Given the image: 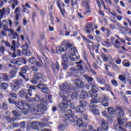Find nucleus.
Wrapping results in <instances>:
<instances>
[{
  "label": "nucleus",
  "instance_id": "f257e3e1",
  "mask_svg": "<svg viewBox=\"0 0 131 131\" xmlns=\"http://www.w3.org/2000/svg\"><path fill=\"white\" fill-rule=\"evenodd\" d=\"M8 101L10 104H15L16 107L17 108L18 113L16 111H12V114L14 117L17 118L21 116V114L23 113L25 115H27L28 113H33L34 115H41L42 111H47L48 110V102L47 99H40L39 96L37 95H35V98H31V102H38L37 105H30L25 100L21 101H15V100L12 98H9Z\"/></svg>",
  "mask_w": 131,
  "mask_h": 131
},
{
  "label": "nucleus",
  "instance_id": "f03ea898",
  "mask_svg": "<svg viewBox=\"0 0 131 131\" xmlns=\"http://www.w3.org/2000/svg\"><path fill=\"white\" fill-rule=\"evenodd\" d=\"M61 92L59 93V96L63 99H67L70 95L71 99L75 100L78 98V94L74 93L71 94V89L69 88V85L67 83H63L60 86Z\"/></svg>",
  "mask_w": 131,
  "mask_h": 131
},
{
  "label": "nucleus",
  "instance_id": "7ed1b4c3",
  "mask_svg": "<svg viewBox=\"0 0 131 131\" xmlns=\"http://www.w3.org/2000/svg\"><path fill=\"white\" fill-rule=\"evenodd\" d=\"M63 117L68 119L69 121H71L72 123H74L75 125H77L78 127H86L87 125L86 123H83L82 119H79L77 121L74 120V114L72 113L71 110H68L66 114H64Z\"/></svg>",
  "mask_w": 131,
  "mask_h": 131
},
{
  "label": "nucleus",
  "instance_id": "20e7f679",
  "mask_svg": "<svg viewBox=\"0 0 131 131\" xmlns=\"http://www.w3.org/2000/svg\"><path fill=\"white\" fill-rule=\"evenodd\" d=\"M42 121L43 122H38V121H33L31 123L30 125L35 130H41L43 127L47 126V125H49L48 122L49 120L46 118L42 119Z\"/></svg>",
  "mask_w": 131,
  "mask_h": 131
},
{
  "label": "nucleus",
  "instance_id": "39448f33",
  "mask_svg": "<svg viewBox=\"0 0 131 131\" xmlns=\"http://www.w3.org/2000/svg\"><path fill=\"white\" fill-rule=\"evenodd\" d=\"M77 52V50L75 48H71L68 52V53L66 54L62 55V59L65 62L68 61L69 59H71V61H74L75 59H76V53Z\"/></svg>",
  "mask_w": 131,
  "mask_h": 131
},
{
  "label": "nucleus",
  "instance_id": "423d86ee",
  "mask_svg": "<svg viewBox=\"0 0 131 131\" xmlns=\"http://www.w3.org/2000/svg\"><path fill=\"white\" fill-rule=\"evenodd\" d=\"M35 86L31 85L29 89L27 90H21L18 92V95H19L20 98H25L26 100H29V97L28 96H30V97H32V93L31 92H32V90H36Z\"/></svg>",
  "mask_w": 131,
  "mask_h": 131
},
{
  "label": "nucleus",
  "instance_id": "0eeeda50",
  "mask_svg": "<svg viewBox=\"0 0 131 131\" xmlns=\"http://www.w3.org/2000/svg\"><path fill=\"white\" fill-rule=\"evenodd\" d=\"M94 92L93 90L90 91L87 93L88 97H91L92 99L90 100V104H98L100 103V100H101V97L98 98V94Z\"/></svg>",
  "mask_w": 131,
  "mask_h": 131
},
{
  "label": "nucleus",
  "instance_id": "6e6552de",
  "mask_svg": "<svg viewBox=\"0 0 131 131\" xmlns=\"http://www.w3.org/2000/svg\"><path fill=\"white\" fill-rule=\"evenodd\" d=\"M71 47H72V44L68 43L67 41L64 40L62 42V44L60 46L56 47V53L60 55L62 52L67 51V48H71Z\"/></svg>",
  "mask_w": 131,
  "mask_h": 131
},
{
  "label": "nucleus",
  "instance_id": "1a4fd4ad",
  "mask_svg": "<svg viewBox=\"0 0 131 131\" xmlns=\"http://www.w3.org/2000/svg\"><path fill=\"white\" fill-rule=\"evenodd\" d=\"M12 44L10 47V52H9V53L10 55L12 54L11 57H13V58H16V54L14 53L16 52V49L20 47V44L15 40L12 41Z\"/></svg>",
  "mask_w": 131,
  "mask_h": 131
},
{
  "label": "nucleus",
  "instance_id": "9d476101",
  "mask_svg": "<svg viewBox=\"0 0 131 131\" xmlns=\"http://www.w3.org/2000/svg\"><path fill=\"white\" fill-rule=\"evenodd\" d=\"M72 105L71 101L68 100L66 99H63L62 102L59 104V107L60 108V111L65 112V110L68 108V106Z\"/></svg>",
  "mask_w": 131,
  "mask_h": 131
},
{
  "label": "nucleus",
  "instance_id": "9b49d317",
  "mask_svg": "<svg viewBox=\"0 0 131 131\" xmlns=\"http://www.w3.org/2000/svg\"><path fill=\"white\" fill-rule=\"evenodd\" d=\"M10 86L12 92L16 93V92H18L20 89V83L19 82V81L14 80L10 83Z\"/></svg>",
  "mask_w": 131,
  "mask_h": 131
},
{
  "label": "nucleus",
  "instance_id": "f8f14e48",
  "mask_svg": "<svg viewBox=\"0 0 131 131\" xmlns=\"http://www.w3.org/2000/svg\"><path fill=\"white\" fill-rule=\"evenodd\" d=\"M9 15L10 14V9L3 8L2 9H0V28H2V23L1 22V19L4 18L5 15Z\"/></svg>",
  "mask_w": 131,
  "mask_h": 131
},
{
  "label": "nucleus",
  "instance_id": "ddd939ff",
  "mask_svg": "<svg viewBox=\"0 0 131 131\" xmlns=\"http://www.w3.org/2000/svg\"><path fill=\"white\" fill-rule=\"evenodd\" d=\"M25 62H26V60L23 57L17 58V59H13L10 61V62L12 64H14V65L16 64L18 66L22 65V64H23V63H25Z\"/></svg>",
  "mask_w": 131,
  "mask_h": 131
},
{
  "label": "nucleus",
  "instance_id": "4468645a",
  "mask_svg": "<svg viewBox=\"0 0 131 131\" xmlns=\"http://www.w3.org/2000/svg\"><path fill=\"white\" fill-rule=\"evenodd\" d=\"M100 100H99V102L101 101L102 104L103 106L104 107H108L109 106V103L107 101L109 100V97L107 95H103L102 97H100Z\"/></svg>",
  "mask_w": 131,
  "mask_h": 131
},
{
  "label": "nucleus",
  "instance_id": "2eb2a0df",
  "mask_svg": "<svg viewBox=\"0 0 131 131\" xmlns=\"http://www.w3.org/2000/svg\"><path fill=\"white\" fill-rule=\"evenodd\" d=\"M82 6L85 7L86 12L84 13V15H86L89 13H91L90 10V1H83L81 2Z\"/></svg>",
  "mask_w": 131,
  "mask_h": 131
},
{
  "label": "nucleus",
  "instance_id": "dca6fc26",
  "mask_svg": "<svg viewBox=\"0 0 131 131\" xmlns=\"http://www.w3.org/2000/svg\"><path fill=\"white\" fill-rule=\"evenodd\" d=\"M77 71L76 70V69H75V68H72L70 69V72L72 74H75V76H78L77 75L78 74V71H80V70H82V66L80 64L77 66Z\"/></svg>",
  "mask_w": 131,
  "mask_h": 131
},
{
  "label": "nucleus",
  "instance_id": "f3484780",
  "mask_svg": "<svg viewBox=\"0 0 131 131\" xmlns=\"http://www.w3.org/2000/svg\"><path fill=\"white\" fill-rule=\"evenodd\" d=\"M28 69V67H27V66L24 67L21 69L20 72H19L20 76L23 77V78H24L25 81H28V80H29L28 78L26 79V78L25 77V76L23 75L26 73V72L27 71Z\"/></svg>",
  "mask_w": 131,
  "mask_h": 131
},
{
  "label": "nucleus",
  "instance_id": "a211bd4d",
  "mask_svg": "<svg viewBox=\"0 0 131 131\" xmlns=\"http://www.w3.org/2000/svg\"><path fill=\"white\" fill-rule=\"evenodd\" d=\"M89 106H90V109L91 111H92L93 114H96V115H99V113H100V111H99V110L96 109V108H97L98 107L97 105L90 103V104H89Z\"/></svg>",
  "mask_w": 131,
  "mask_h": 131
},
{
  "label": "nucleus",
  "instance_id": "6ab92c4d",
  "mask_svg": "<svg viewBox=\"0 0 131 131\" xmlns=\"http://www.w3.org/2000/svg\"><path fill=\"white\" fill-rule=\"evenodd\" d=\"M107 110L110 114V116L107 117V120L112 121V120H113V117H112V115L114 114L115 112L114 108L111 106H110L107 108Z\"/></svg>",
  "mask_w": 131,
  "mask_h": 131
},
{
  "label": "nucleus",
  "instance_id": "aec40b11",
  "mask_svg": "<svg viewBox=\"0 0 131 131\" xmlns=\"http://www.w3.org/2000/svg\"><path fill=\"white\" fill-rule=\"evenodd\" d=\"M34 77L38 80L39 82H45V79H43V76L42 74L39 73H35L34 74Z\"/></svg>",
  "mask_w": 131,
  "mask_h": 131
},
{
  "label": "nucleus",
  "instance_id": "412c9836",
  "mask_svg": "<svg viewBox=\"0 0 131 131\" xmlns=\"http://www.w3.org/2000/svg\"><path fill=\"white\" fill-rule=\"evenodd\" d=\"M99 123H101V126L104 130H108L109 129V126L108 125V123H107L106 120L103 119H100L99 120Z\"/></svg>",
  "mask_w": 131,
  "mask_h": 131
},
{
  "label": "nucleus",
  "instance_id": "4be33fe9",
  "mask_svg": "<svg viewBox=\"0 0 131 131\" xmlns=\"http://www.w3.org/2000/svg\"><path fill=\"white\" fill-rule=\"evenodd\" d=\"M21 47L23 49L22 51L23 55H25V56H30V51L28 50V48H29L28 45L26 44L25 45H23Z\"/></svg>",
  "mask_w": 131,
  "mask_h": 131
},
{
  "label": "nucleus",
  "instance_id": "5701e85b",
  "mask_svg": "<svg viewBox=\"0 0 131 131\" xmlns=\"http://www.w3.org/2000/svg\"><path fill=\"white\" fill-rule=\"evenodd\" d=\"M35 86H37L38 89H41L42 93H44L45 94L49 92L48 88H46L45 84H39L35 86L34 88H35Z\"/></svg>",
  "mask_w": 131,
  "mask_h": 131
},
{
  "label": "nucleus",
  "instance_id": "b1692460",
  "mask_svg": "<svg viewBox=\"0 0 131 131\" xmlns=\"http://www.w3.org/2000/svg\"><path fill=\"white\" fill-rule=\"evenodd\" d=\"M17 70L18 68H15L14 70H11L9 73V76L11 78H14L16 77V74H17Z\"/></svg>",
  "mask_w": 131,
  "mask_h": 131
},
{
  "label": "nucleus",
  "instance_id": "393cba45",
  "mask_svg": "<svg viewBox=\"0 0 131 131\" xmlns=\"http://www.w3.org/2000/svg\"><path fill=\"white\" fill-rule=\"evenodd\" d=\"M118 110L119 111L118 112V118H123L124 117V112L122 111V108L120 107H118Z\"/></svg>",
  "mask_w": 131,
  "mask_h": 131
},
{
  "label": "nucleus",
  "instance_id": "a878e982",
  "mask_svg": "<svg viewBox=\"0 0 131 131\" xmlns=\"http://www.w3.org/2000/svg\"><path fill=\"white\" fill-rule=\"evenodd\" d=\"M8 31L11 34V36L12 39H15L16 38L18 37V34H17L16 32H14L11 29H10Z\"/></svg>",
  "mask_w": 131,
  "mask_h": 131
},
{
  "label": "nucleus",
  "instance_id": "bb28decb",
  "mask_svg": "<svg viewBox=\"0 0 131 131\" xmlns=\"http://www.w3.org/2000/svg\"><path fill=\"white\" fill-rule=\"evenodd\" d=\"M75 83L78 88H81L83 86V82L81 81V80L79 79L75 80Z\"/></svg>",
  "mask_w": 131,
  "mask_h": 131
},
{
  "label": "nucleus",
  "instance_id": "cd10ccee",
  "mask_svg": "<svg viewBox=\"0 0 131 131\" xmlns=\"http://www.w3.org/2000/svg\"><path fill=\"white\" fill-rule=\"evenodd\" d=\"M2 27L3 26L4 30H8V21L6 20H4L1 24Z\"/></svg>",
  "mask_w": 131,
  "mask_h": 131
},
{
  "label": "nucleus",
  "instance_id": "c85d7f7f",
  "mask_svg": "<svg viewBox=\"0 0 131 131\" xmlns=\"http://www.w3.org/2000/svg\"><path fill=\"white\" fill-rule=\"evenodd\" d=\"M1 89L6 91L9 88V84L6 82L2 83L1 84Z\"/></svg>",
  "mask_w": 131,
  "mask_h": 131
},
{
  "label": "nucleus",
  "instance_id": "c756f323",
  "mask_svg": "<svg viewBox=\"0 0 131 131\" xmlns=\"http://www.w3.org/2000/svg\"><path fill=\"white\" fill-rule=\"evenodd\" d=\"M80 97L81 99H86L88 97V92L82 91L80 93Z\"/></svg>",
  "mask_w": 131,
  "mask_h": 131
},
{
  "label": "nucleus",
  "instance_id": "7c9ffc66",
  "mask_svg": "<svg viewBox=\"0 0 131 131\" xmlns=\"http://www.w3.org/2000/svg\"><path fill=\"white\" fill-rule=\"evenodd\" d=\"M83 59L84 60H85V61H86V62H87L88 63V67H89V70L92 72V73H95V71H93L92 70V67L91 66V64H90V63H89V62H88V56L86 55H84L83 56Z\"/></svg>",
  "mask_w": 131,
  "mask_h": 131
},
{
  "label": "nucleus",
  "instance_id": "2f4dec72",
  "mask_svg": "<svg viewBox=\"0 0 131 131\" xmlns=\"http://www.w3.org/2000/svg\"><path fill=\"white\" fill-rule=\"evenodd\" d=\"M84 131H103L102 128H98L97 130L94 128V127L92 125H89V129L88 130H85Z\"/></svg>",
  "mask_w": 131,
  "mask_h": 131
},
{
  "label": "nucleus",
  "instance_id": "473e14b6",
  "mask_svg": "<svg viewBox=\"0 0 131 131\" xmlns=\"http://www.w3.org/2000/svg\"><path fill=\"white\" fill-rule=\"evenodd\" d=\"M5 118L7 120V121L9 122V123H13L14 121H16V120H18V119H16V118L12 119V118L9 116L6 117Z\"/></svg>",
  "mask_w": 131,
  "mask_h": 131
},
{
  "label": "nucleus",
  "instance_id": "72a5a7b5",
  "mask_svg": "<svg viewBox=\"0 0 131 131\" xmlns=\"http://www.w3.org/2000/svg\"><path fill=\"white\" fill-rule=\"evenodd\" d=\"M11 3H13L12 5V10H14L16 8V6H18V1L17 0H11Z\"/></svg>",
  "mask_w": 131,
  "mask_h": 131
},
{
  "label": "nucleus",
  "instance_id": "f704fd0d",
  "mask_svg": "<svg viewBox=\"0 0 131 131\" xmlns=\"http://www.w3.org/2000/svg\"><path fill=\"white\" fill-rule=\"evenodd\" d=\"M83 107L81 105H78L76 107V110L77 112H79V113H82V112H83Z\"/></svg>",
  "mask_w": 131,
  "mask_h": 131
},
{
  "label": "nucleus",
  "instance_id": "c9c22d12",
  "mask_svg": "<svg viewBox=\"0 0 131 131\" xmlns=\"http://www.w3.org/2000/svg\"><path fill=\"white\" fill-rule=\"evenodd\" d=\"M122 64L123 66H124V67H129V66H130V62L127 61V60H124V61H123Z\"/></svg>",
  "mask_w": 131,
  "mask_h": 131
},
{
  "label": "nucleus",
  "instance_id": "e433bc0d",
  "mask_svg": "<svg viewBox=\"0 0 131 131\" xmlns=\"http://www.w3.org/2000/svg\"><path fill=\"white\" fill-rule=\"evenodd\" d=\"M114 47L116 49H120V42L118 40H116L115 41Z\"/></svg>",
  "mask_w": 131,
  "mask_h": 131
},
{
  "label": "nucleus",
  "instance_id": "4c0bfd02",
  "mask_svg": "<svg viewBox=\"0 0 131 131\" xmlns=\"http://www.w3.org/2000/svg\"><path fill=\"white\" fill-rule=\"evenodd\" d=\"M38 59L39 62H36V65L38 67L43 66V63L41 61V57L38 56Z\"/></svg>",
  "mask_w": 131,
  "mask_h": 131
},
{
  "label": "nucleus",
  "instance_id": "58836bf2",
  "mask_svg": "<svg viewBox=\"0 0 131 131\" xmlns=\"http://www.w3.org/2000/svg\"><path fill=\"white\" fill-rule=\"evenodd\" d=\"M98 90H99V86H98V85H93L92 86V91H93L94 93H97Z\"/></svg>",
  "mask_w": 131,
  "mask_h": 131
},
{
  "label": "nucleus",
  "instance_id": "ea45409f",
  "mask_svg": "<svg viewBox=\"0 0 131 131\" xmlns=\"http://www.w3.org/2000/svg\"><path fill=\"white\" fill-rule=\"evenodd\" d=\"M93 26L94 24L90 23L86 26V28H87V29H91L92 31H94V28H93Z\"/></svg>",
  "mask_w": 131,
  "mask_h": 131
},
{
  "label": "nucleus",
  "instance_id": "a19ab883",
  "mask_svg": "<svg viewBox=\"0 0 131 131\" xmlns=\"http://www.w3.org/2000/svg\"><path fill=\"white\" fill-rule=\"evenodd\" d=\"M84 77H85V79L89 83H91V82H93V78L88 76V75H84Z\"/></svg>",
  "mask_w": 131,
  "mask_h": 131
},
{
  "label": "nucleus",
  "instance_id": "79ce46f5",
  "mask_svg": "<svg viewBox=\"0 0 131 131\" xmlns=\"http://www.w3.org/2000/svg\"><path fill=\"white\" fill-rule=\"evenodd\" d=\"M80 106H81V107H82L84 109V107H85V106L88 105V102H86V101L84 100H82L80 101Z\"/></svg>",
  "mask_w": 131,
  "mask_h": 131
},
{
  "label": "nucleus",
  "instance_id": "37998d69",
  "mask_svg": "<svg viewBox=\"0 0 131 131\" xmlns=\"http://www.w3.org/2000/svg\"><path fill=\"white\" fill-rule=\"evenodd\" d=\"M97 80L98 82H99V83H100V84H104L106 82V81H105V80L99 77L97 78Z\"/></svg>",
  "mask_w": 131,
  "mask_h": 131
},
{
  "label": "nucleus",
  "instance_id": "c03bdc74",
  "mask_svg": "<svg viewBox=\"0 0 131 131\" xmlns=\"http://www.w3.org/2000/svg\"><path fill=\"white\" fill-rule=\"evenodd\" d=\"M111 82L112 84V85H113V86H118L119 84L117 82V81H116V80H111Z\"/></svg>",
  "mask_w": 131,
  "mask_h": 131
},
{
  "label": "nucleus",
  "instance_id": "a18cd8bd",
  "mask_svg": "<svg viewBox=\"0 0 131 131\" xmlns=\"http://www.w3.org/2000/svg\"><path fill=\"white\" fill-rule=\"evenodd\" d=\"M26 126L27 125H26V122H21L20 124V127L22 129H25L26 128Z\"/></svg>",
  "mask_w": 131,
  "mask_h": 131
},
{
  "label": "nucleus",
  "instance_id": "49530a36",
  "mask_svg": "<svg viewBox=\"0 0 131 131\" xmlns=\"http://www.w3.org/2000/svg\"><path fill=\"white\" fill-rule=\"evenodd\" d=\"M29 62L31 64H35V63H36V59L34 57H32L29 59Z\"/></svg>",
  "mask_w": 131,
  "mask_h": 131
},
{
  "label": "nucleus",
  "instance_id": "de8ad7c7",
  "mask_svg": "<svg viewBox=\"0 0 131 131\" xmlns=\"http://www.w3.org/2000/svg\"><path fill=\"white\" fill-rule=\"evenodd\" d=\"M2 76L4 81H8V80H9V76L7 74H3Z\"/></svg>",
  "mask_w": 131,
  "mask_h": 131
},
{
  "label": "nucleus",
  "instance_id": "09e8293b",
  "mask_svg": "<svg viewBox=\"0 0 131 131\" xmlns=\"http://www.w3.org/2000/svg\"><path fill=\"white\" fill-rule=\"evenodd\" d=\"M101 57L102 58L103 61H104V62H107V61H108V56L106 55L102 54H101Z\"/></svg>",
  "mask_w": 131,
  "mask_h": 131
},
{
  "label": "nucleus",
  "instance_id": "8fccbe9b",
  "mask_svg": "<svg viewBox=\"0 0 131 131\" xmlns=\"http://www.w3.org/2000/svg\"><path fill=\"white\" fill-rule=\"evenodd\" d=\"M52 67L54 71H55V67H56L57 71H58L59 70V63L58 62H56L55 65L52 64Z\"/></svg>",
  "mask_w": 131,
  "mask_h": 131
},
{
  "label": "nucleus",
  "instance_id": "3c124183",
  "mask_svg": "<svg viewBox=\"0 0 131 131\" xmlns=\"http://www.w3.org/2000/svg\"><path fill=\"white\" fill-rule=\"evenodd\" d=\"M39 82V81L38 80L36 79L35 77H34L32 80H31V82L33 84H37V82Z\"/></svg>",
  "mask_w": 131,
  "mask_h": 131
},
{
  "label": "nucleus",
  "instance_id": "603ef678",
  "mask_svg": "<svg viewBox=\"0 0 131 131\" xmlns=\"http://www.w3.org/2000/svg\"><path fill=\"white\" fill-rule=\"evenodd\" d=\"M105 90L107 92H111V86H110V85L105 84Z\"/></svg>",
  "mask_w": 131,
  "mask_h": 131
},
{
  "label": "nucleus",
  "instance_id": "864d4df0",
  "mask_svg": "<svg viewBox=\"0 0 131 131\" xmlns=\"http://www.w3.org/2000/svg\"><path fill=\"white\" fill-rule=\"evenodd\" d=\"M117 126L118 128H116V129L118 131H123L124 130V128H122L121 126L119 125H117Z\"/></svg>",
  "mask_w": 131,
  "mask_h": 131
},
{
  "label": "nucleus",
  "instance_id": "5fc2aeb1",
  "mask_svg": "<svg viewBox=\"0 0 131 131\" xmlns=\"http://www.w3.org/2000/svg\"><path fill=\"white\" fill-rule=\"evenodd\" d=\"M21 12V8L20 7H17L14 11L15 14H19Z\"/></svg>",
  "mask_w": 131,
  "mask_h": 131
},
{
  "label": "nucleus",
  "instance_id": "6e6d98bb",
  "mask_svg": "<svg viewBox=\"0 0 131 131\" xmlns=\"http://www.w3.org/2000/svg\"><path fill=\"white\" fill-rule=\"evenodd\" d=\"M119 80L121 81H125V77L120 75L118 77Z\"/></svg>",
  "mask_w": 131,
  "mask_h": 131
},
{
  "label": "nucleus",
  "instance_id": "4d7b16f0",
  "mask_svg": "<svg viewBox=\"0 0 131 131\" xmlns=\"http://www.w3.org/2000/svg\"><path fill=\"white\" fill-rule=\"evenodd\" d=\"M118 122L119 124H120V125H122V124L124 123V121L119 118H118Z\"/></svg>",
  "mask_w": 131,
  "mask_h": 131
},
{
  "label": "nucleus",
  "instance_id": "13d9d810",
  "mask_svg": "<svg viewBox=\"0 0 131 131\" xmlns=\"http://www.w3.org/2000/svg\"><path fill=\"white\" fill-rule=\"evenodd\" d=\"M2 108L4 110H6L8 108V104L7 103L4 102L2 104Z\"/></svg>",
  "mask_w": 131,
  "mask_h": 131
},
{
  "label": "nucleus",
  "instance_id": "bf43d9fd",
  "mask_svg": "<svg viewBox=\"0 0 131 131\" xmlns=\"http://www.w3.org/2000/svg\"><path fill=\"white\" fill-rule=\"evenodd\" d=\"M10 96H11L12 98H14L15 100L18 98V96H17V94L16 93L10 94Z\"/></svg>",
  "mask_w": 131,
  "mask_h": 131
},
{
  "label": "nucleus",
  "instance_id": "052dcab7",
  "mask_svg": "<svg viewBox=\"0 0 131 131\" xmlns=\"http://www.w3.org/2000/svg\"><path fill=\"white\" fill-rule=\"evenodd\" d=\"M110 19V21H111L113 23H116L117 22V20L115 19V17H111Z\"/></svg>",
  "mask_w": 131,
  "mask_h": 131
},
{
  "label": "nucleus",
  "instance_id": "680f3d73",
  "mask_svg": "<svg viewBox=\"0 0 131 131\" xmlns=\"http://www.w3.org/2000/svg\"><path fill=\"white\" fill-rule=\"evenodd\" d=\"M58 128L59 130H64V129L66 128V127L63 125H61L58 127Z\"/></svg>",
  "mask_w": 131,
  "mask_h": 131
},
{
  "label": "nucleus",
  "instance_id": "e2e57ef3",
  "mask_svg": "<svg viewBox=\"0 0 131 131\" xmlns=\"http://www.w3.org/2000/svg\"><path fill=\"white\" fill-rule=\"evenodd\" d=\"M0 119H1V120L5 119V115L3 112H0Z\"/></svg>",
  "mask_w": 131,
  "mask_h": 131
},
{
  "label": "nucleus",
  "instance_id": "0e129e2a",
  "mask_svg": "<svg viewBox=\"0 0 131 131\" xmlns=\"http://www.w3.org/2000/svg\"><path fill=\"white\" fill-rule=\"evenodd\" d=\"M107 75L110 77H115V74L114 73H108Z\"/></svg>",
  "mask_w": 131,
  "mask_h": 131
},
{
  "label": "nucleus",
  "instance_id": "69168bd1",
  "mask_svg": "<svg viewBox=\"0 0 131 131\" xmlns=\"http://www.w3.org/2000/svg\"><path fill=\"white\" fill-rule=\"evenodd\" d=\"M102 115L104 117H108V113L106 112V111L102 112Z\"/></svg>",
  "mask_w": 131,
  "mask_h": 131
},
{
  "label": "nucleus",
  "instance_id": "338daca9",
  "mask_svg": "<svg viewBox=\"0 0 131 131\" xmlns=\"http://www.w3.org/2000/svg\"><path fill=\"white\" fill-rule=\"evenodd\" d=\"M20 15H21L20 13H15V20L16 21L19 20V17H20Z\"/></svg>",
  "mask_w": 131,
  "mask_h": 131
},
{
  "label": "nucleus",
  "instance_id": "774afa93",
  "mask_svg": "<svg viewBox=\"0 0 131 131\" xmlns=\"http://www.w3.org/2000/svg\"><path fill=\"white\" fill-rule=\"evenodd\" d=\"M0 52L4 54V52H5V47H4L3 46H1L0 47Z\"/></svg>",
  "mask_w": 131,
  "mask_h": 131
}]
</instances>
